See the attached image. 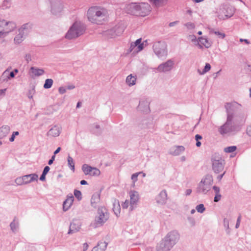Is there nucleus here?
<instances>
[{
	"label": "nucleus",
	"instance_id": "obj_44",
	"mask_svg": "<svg viewBox=\"0 0 251 251\" xmlns=\"http://www.w3.org/2000/svg\"><path fill=\"white\" fill-rule=\"evenodd\" d=\"M221 196L220 194H216L214 198V201L217 202L221 199Z\"/></svg>",
	"mask_w": 251,
	"mask_h": 251
},
{
	"label": "nucleus",
	"instance_id": "obj_53",
	"mask_svg": "<svg viewBox=\"0 0 251 251\" xmlns=\"http://www.w3.org/2000/svg\"><path fill=\"white\" fill-rule=\"evenodd\" d=\"M83 251H85L88 249V245L87 243H84L83 246Z\"/></svg>",
	"mask_w": 251,
	"mask_h": 251
},
{
	"label": "nucleus",
	"instance_id": "obj_6",
	"mask_svg": "<svg viewBox=\"0 0 251 251\" xmlns=\"http://www.w3.org/2000/svg\"><path fill=\"white\" fill-rule=\"evenodd\" d=\"M212 168L216 173L221 172L224 169V160L218 155L213 156L212 158Z\"/></svg>",
	"mask_w": 251,
	"mask_h": 251
},
{
	"label": "nucleus",
	"instance_id": "obj_9",
	"mask_svg": "<svg viewBox=\"0 0 251 251\" xmlns=\"http://www.w3.org/2000/svg\"><path fill=\"white\" fill-rule=\"evenodd\" d=\"M129 194L130 197L129 210L132 211L136 207L139 196L138 193L135 191H130Z\"/></svg>",
	"mask_w": 251,
	"mask_h": 251
},
{
	"label": "nucleus",
	"instance_id": "obj_22",
	"mask_svg": "<svg viewBox=\"0 0 251 251\" xmlns=\"http://www.w3.org/2000/svg\"><path fill=\"white\" fill-rule=\"evenodd\" d=\"M136 81V76H133L132 75H128L126 78V82L129 86L135 85Z\"/></svg>",
	"mask_w": 251,
	"mask_h": 251
},
{
	"label": "nucleus",
	"instance_id": "obj_57",
	"mask_svg": "<svg viewBox=\"0 0 251 251\" xmlns=\"http://www.w3.org/2000/svg\"><path fill=\"white\" fill-rule=\"evenodd\" d=\"M10 226L11 227V229L13 230H14L15 229H16V227H15V224L13 223H12L11 224H10Z\"/></svg>",
	"mask_w": 251,
	"mask_h": 251
},
{
	"label": "nucleus",
	"instance_id": "obj_46",
	"mask_svg": "<svg viewBox=\"0 0 251 251\" xmlns=\"http://www.w3.org/2000/svg\"><path fill=\"white\" fill-rule=\"evenodd\" d=\"M58 91H59V92L62 94H64L66 92L65 88L63 87H61L59 88Z\"/></svg>",
	"mask_w": 251,
	"mask_h": 251
},
{
	"label": "nucleus",
	"instance_id": "obj_20",
	"mask_svg": "<svg viewBox=\"0 0 251 251\" xmlns=\"http://www.w3.org/2000/svg\"><path fill=\"white\" fill-rule=\"evenodd\" d=\"M24 28H21L19 30L20 33L14 38V42L16 44H19L23 40V35L24 34Z\"/></svg>",
	"mask_w": 251,
	"mask_h": 251
},
{
	"label": "nucleus",
	"instance_id": "obj_52",
	"mask_svg": "<svg viewBox=\"0 0 251 251\" xmlns=\"http://www.w3.org/2000/svg\"><path fill=\"white\" fill-rule=\"evenodd\" d=\"M46 174H44V173H42V175L40 176V179L42 181H44L45 180L46 178Z\"/></svg>",
	"mask_w": 251,
	"mask_h": 251
},
{
	"label": "nucleus",
	"instance_id": "obj_35",
	"mask_svg": "<svg viewBox=\"0 0 251 251\" xmlns=\"http://www.w3.org/2000/svg\"><path fill=\"white\" fill-rule=\"evenodd\" d=\"M197 211L201 213H203L205 210V207L203 204H200L196 206V208Z\"/></svg>",
	"mask_w": 251,
	"mask_h": 251
},
{
	"label": "nucleus",
	"instance_id": "obj_29",
	"mask_svg": "<svg viewBox=\"0 0 251 251\" xmlns=\"http://www.w3.org/2000/svg\"><path fill=\"white\" fill-rule=\"evenodd\" d=\"M53 84V80L51 79H47L45 81L44 87L46 89L50 88Z\"/></svg>",
	"mask_w": 251,
	"mask_h": 251
},
{
	"label": "nucleus",
	"instance_id": "obj_21",
	"mask_svg": "<svg viewBox=\"0 0 251 251\" xmlns=\"http://www.w3.org/2000/svg\"><path fill=\"white\" fill-rule=\"evenodd\" d=\"M14 74L13 72H10L8 70L5 71L2 74L1 79L4 81L7 78L9 79L10 78H13L14 77Z\"/></svg>",
	"mask_w": 251,
	"mask_h": 251
},
{
	"label": "nucleus",
	"instance_id": "obj_19",
	"mask_svg": "<svg viewBox=\"0 0 251 251\" xmlns=\"http://www.w3.org/2000/svg\"><path fill=\"white\" fill-rule=\"evenodd\" d=\"M113 210L116 216H119L121 212V207L119 203V201L115 200L113 202Z\"/></svg>",
	"mask_w": 251,
	"mask_h": 251
},
{
	"label": "nucleus",
	"instance_id": "obj_54",
	"mask_svg": "<svg viewBox=\"0 0 251 251\" xmlns=\"http://www.w3.org/2000/svg\"><path fill=\"white\" fill-rule=\"evenodd\" d=\"M202 138L201 136L199 134H197L195 136V139L197 141H199V140H200Z\"/></svg>",
	"mask_w": 251,
	"mask_h": 251
},
{
	"label": "nucleus",
	"instance_id": "obj_34",
	"mask_svg": "<svg viewBox=\"0 0 251 251\" xmlns=\"http://www.w3.org/2000/svg\"><path fill=\"white\" fill-rule=\"evenodd\" d=\"M100 171L99 169L96 168H93L92 172L90 173L89 175L92 176H98L100 175Z\"/></svg>",
	"mask_w": 251,
	"mask_h": 251
},
{
	"label": "nucleus",
	"instance_id": "obj_30",
	"mask_svg": "<svg viewBox=\"0 0 251 251\" xmlns=\"http://www.w3.org/2000/svg\"><path fill=\"white\" fill-rule=\"evenodd\" d=\"M124 28L123 27L118 26L115 27L114 29L115 35L119 36L121 35L124 32Z\"/></svg>",
	"mask_w": 251,
	"mask_h": 251
},
{
	"label": "nucleus",
	"instance_id": "obj_12",
	"mask_svg": "<svg viewBox=\"0 0 251 251\" xmlns=\"http://www.w3.org/2000/svg\"><path fill=\"white\" fill-rule=\"evenodd\" d=\"M198 40L200 43L199 45L200 48H202V46H204L206 48H209L212 45V42L206 37H199Z\"/></svg>",
	"mask_w": 251,
	"mask_h": 251
},
{
	"label": "nucleus",
	"instance_id": "obj_14",
	"mask_svg": "<svg viewBox=\"0 0 251 251\" xmlns=\"http://www.w3.org/2000/svg\"><path fill=\"white\" fill-rule=\"evenodd\" d=\"M74 197L72 195L68 196L67 199L63 203V208L64 210H67L72 205L74 201Z\"/></svg>",
	"mask_w": 251,
	"mask_h": 251
},
{
	"label": "nucleus",
	"instance_id": "obj_61",
	"mask_svg": "<svg viewBox=\"0 0 251 251\" xmlns=\"http://www.w3.org/2000/svg\"><path fill=\"white\" fill-rule=\"evenodd\" d=\"M80 184L81 185H85V184H87V182L86 180H82L80 181Z\"/></svg>",
	"mask_w": 251,
	"mask_h": 251
},
{
	"label": "nucleus",
	"instance_id": "obj_4",
	"mask_svg": "<svg viewBox=\"0 0 251 251\" xmlns=\"http://www.w3.org/2000/svg\"><path fill=\"white\" fill-rule=\"evenodd\" d=\"M109 218V214L107 209L104 206L99 208L95 219V226L102 225Z\"/></svg>",
	"mask_w": 251,
	"mask_h": 251
},
{
	"label": "nucleus",
	"instance_id": "obj_40",
	"mask_svg": "<svg viewBox=\"0 0 251 251\" xmlns=\"http://www.w3.org/2000/svg\"><path fill=\"white\" fill-rule=\"evenodd\" d=\"M214 33L217 36H218L219 37L221 38L222 39H224L225 37V34L223 32H221L219 31H215Z\"/></svg>",
	"mask_w": 251,
	"mask_h": 251
},
{
	"label": "nucleus",
	"instance_id": "obj_43",
	"mask_svg": "<svg viewBox=\"0 0 251 251\" xmlns=\"http://www.w3.org/2000/svg\"><path fill=\"white\" fill-rule=\"evenodd\" d=\"M241 220V216L240 215L238 216V219H237V223H236V226H235L236 228H238L239 227V226H240Z\"/></svg>",
	"mask_w": 251,
	"mask_h": 251
},
{
	"label": "nucleus",
	"instance_id": "obj_24",
	"mask_svg": "<svg viewBox=\"0 0 251 251\" xmlns=\"http://www.w3.org/2000/svg\"><path fill=\"white\" fill-rule=\"evenodd\" d=\"M10 131V128L8 126H2L0 128V138L6 136Z\"/></svg>",
	"mask_w": 251,
	"mask_h": 251
},
{
	"label": "nucleus",
	"instance_id": "obj_13",
	"mask_svg": "<svg viewBox=\"0 0 251 251\" xmlns=\"http://www.w3.org/2000/svg\"><path fill=\"white\" fill-rule=\"evenodd\" d=\"M25 184L30 183L38 179V176L35 174H32L24 176Z\"/></svg>",
	"mask_w": 251,
	"mask_h": 251
},
{
	"label": "nucleus",
	"instance_id": "obj_17",
	"mask_svg": "<svg viewBox=\"0 0 251 251\" xmlns=\"http://www.w3.org/2000/svg\"><path fill=\"white\" fill-rule=\"evenodd\" d=\"M167 194L166 191H162L157 197V202L159 203H163L167 200Z\"/></svg>",
	"mask_w": 251,
	"mask_h": 251
},
{
	"label": "nucleus",
	"instance_id": "obj_56",
	"mask_svg": "<svg viewBox=\"0 0 251 251\" xmlns=\"http://www.w3.org/2000/svg\"><path fill=\"white\" fill-rule=\"evenodd\" d=\"M61 150V148L60 147H58L55 151L54 152V154H56L57 153H58Z\"/></svg>",
	"mask_w": 251,
	"mask_h": 251
},
{
	"label": "nucleus",
	"instance_id": "obj_47",
	"mask_svg": "<svg viewBox=\"0 0 251 251\" xmlns=\"http://www.w3.org/2000/svg\"><path fill=\"white\" fill-rule=\"evenodd\" d=\"M234 103H227L226 105H225V107L226 108V109L227 110H228L229 109H230V108L233 105Z\"/></svg>",
	"mask_w": 251,
	"mask_h": 251
},
{
	"label": "nucleus",
	"instance_id": "obj_25",
	"mask_svg": "<svg viewBox=\"0 0 251 251\" xmlns=\"http://www.w3.org/2000/svg\"><path fill=\"white\" fill-rule=\"evenodd\" d=\"M106 248V245L105 242H100L97 246L94 247L92 251H104Z\"/></svg>",
	"mask_w": 251,
	"mask_h": 251
},
{
	"label": "nucleus",
	"instance_id": "obj_60",
	"mask_svg": "<svg viewBox=\"0 0 251 251\" xmlns=\"http://www.w3.org/2000/svg\"><path fill=\"white\" fill-rule=\"evenodd\" d=\"M15 136L13 134L12 135L11 138L9 139V141L10 142H13L14 141V139H15Z\"/></svg>",
	"mask_w": 251,
	"mask_h": 251
},
{
	"label": "nucleus",
	"instance_id": "obj_62",
	"mask_svg": "<svg viewBox=\"0 0 251 251\" xmlns=\"http://www.w3.org/2000/svg\"><path fill=\"white\" fill-rule=\"evenodd\" d=\"M5 91H6V89L0 90V95H3L5 93Z\"/></svg>",
	"mask_w": 251,
	"mask_h": 251
},
{
	"label": "nucleus",
	"instance_id": "obj_63",
	"mask_svg": "<svg viewBox=\"0 0 251 251\" xmlns=\"http://www.w3.org/2000/svg\"><path fill=\"white\" fill-rule=\"evenodd\" d=\"M6 34V33L5 32V31L3 30V31H0V37H2L3 36L4 34Z\"/></svg>",
	"mask_w": 251,
	"mask_h": 251
},
{
	"label": "nucleus",
	"instance_id": "obj_32",
	"mask_svg": "<svg viewBox=\"0 0 251 251\" xmlns=\"http://www.w3.org/2000/svg\"><path fill=\"white\" fill-rule=\"evenodd\" d=\"M209 188V187L208 186L205 185L203 183H201L200 185V191H201L203 193H205L207 192Z\"/></svg>",
	"mask_w": 251,
	"mask_h": 251
},
{
	"label": "nucleus",
	"instance_id": "obj_48",
	"mask_svg": "<svg viewBox=\"0 0 251 251\" xmlns=\"http://www.w3.org/2000/svg\"><path fill=\"white\" fill-rule=\"evenodd\" d=\"M74 226H75L74 224H71L70 227V231L69 232V233H70L71 232L75 231V230L74 229Z\"/></svg>",
	"mask_w": 251,
	"mask_h": 251
},
{
	"label": "nucleus",
	"instance_id": "obj_58",
	"mask_svg": "<svg viewBox=\"0 0 251 251\" xmlns=\"http://www.w3.org/2000/svg\"><path fill=\"white\" fill-rule=\"evenodd\" d=\"M240 42H243L244 41V42H245L247 44H249L250 43L248 41V40H247V39H240Z\"/></svg>",
	"mask_w": 251,
	"mask_h": 251
},
{
	"label": "nucleus",
	"instance_id": "obj_55",
	"mask_svg": "<svg viewBox=\"0 0 251 251\" xmlns=\"http://www.w3.org/2000/svg\"><path fill=\"white\" fill-rule=\"evenodd\" d=\"M25 59H26V60H27V62L30 61L31 60V57H30V55L26 54L25 55Z\"/></svg>",
	"mask_w": 251,
	"mask_h": 251
},
{
	"label": "nucleus",
	"instance_id": "obj_37",
	"mask_svg": "<svg viewBox=\"0 0 251 251\" xmlns=\"http://www.w3.org/2000/svg\"><path fill=\"white\" fill-rule=\"evenodd\" d=\"M74 195L78 200H80L82 198L81 193L80 191L75 190L74 191Z\"/></svg>",
	"mask_w": 251,
	"mask_h": 251
},
{
	"label": "nucleus",
	"instance_id": "obj_1",
	"mask_svg": "<svg viewBox=\"0 0 251 251\" xmlns=\"http://www.w3.org/2000/svg\"><path fill=\"white\" fill-rule=\"evenodd\" d=\"M107 16V10L100 6L90 7L87 11V17L89 21L97 24H101Z\"/></svg>",
	"mask_w": 251,
	"mask_h": 251
},
{
	"label": "nucleus",
	"instance_id": "obj_3",
	"mask_svg": "<svg viewBox=\"0 0 251 251\" xmlns=\"http://www.w3.org/2000/svg\"><path fill=\"white\" fill-rule=\"evenodd\" d=\"M85 31V26L80 23L75 22L74 24L66 35V38L72 39L82 35Z\"/></svg>",
	"mask_w": 251,
	"mask_h": 251
},
{
	"label": "nucleus",
	"instance_id": "obj_23",
	"mask_svg": "<svg viewBox=\"0 0 251 251\" xmlns=\"http://www.w3.org/2000/svg\"><path fill=\"white\" fill-rule=\"evenodd\" d=\"M16 27V25L15 23L9 22L6 23V27L4 28V30L5 32L8 33L12 31Z\"/></svg>",
	"mask_w": 251,
	"mask_h": 251
},
{
	"label": "nucleus",
	"instance_id": "obj_64",
	"mask_svg": "<svg viewBox=\"0 0 251 251\" xmlns=\"http://www.w3.org/2000/svg\"><path fill=\"white\" fill-rule=\"evenodd\" d=\"M201 145V143L200 141H197V142L196 143V146L197 147H200Z\"/></svg>",
	"mask_w": 251,
	"mask_h": 251
},
{
	"label": "nucleus",
	"instance_id": "obj_15",
	"mask_svg": "<svg viewBox=\"0 0 251 251\" xmlns=\"http://www.w3.org/2000/svg\"><path fill=\"white\" fill-rule=\"evenodd\" d=\"M100 192L96 193L93 195L91 203L92 206L96 207L97 204L100 201Z\"/></svg>",
	"mask_w": 251,
	"mask_h": 251
},
{
	"label": "nucleus",
	"instance_id": "obj_7",
	"mask_svg": "<svg viewBox=\"0 0 251 251\" xmlns=\"http://www.w3.org/2000/svg\"><path fill=\"white\" fill-rule=\"evenodd\" d=\"M236 130L234 126L231 125V119L229 117L227 118L226 122L219 128V131L222 135L229 134Z\"/></svg>",
	"mask_w": 251,
	"mask_h": 251
},
{
	"label": "nucleus",
	"instance_id": "obj_51",
	"mask_svg": "<svg viewBox=\"0 0 251 251\" xmlns=\"http://www.w3.org/2000/svg\"><path fill=\"white\" fill-rule=\"evenodd\" d=\"M213 189L214 190L216 194H219L220 189H219V187H216V186H214L213 187Z\"/></svg>",
	"mask_w": 251,
	"mask_h": 251
},
{
	"label": "nucleus",
	"instance_id": "obj_16",
	"mask_svg": "<svg viewBox=\"0 0 251 251\" xmlns=\"http://www.w3.org/2000/svg\"><path fill=\"white\" fill-rule=\"evenodd\" d=\"M60 133V128L55 126L49 130L48 133V135L50 137H57L59 135Z\"/></svg>",
	"mask_w": 251,
	"mask_h": 251
},
{
	"label": "nucleus",
	"instance_id": "obj_42",
	"mask_svg": "<svg viewBox=\"0 0 251 251\" xmlns=\"http://www.w3.org/2000/svg\"><path fill=\"white\" fill-rule=\"evenodd\" d=\"M139 174H140V173H135L132 175L131 179L134 182H135V181H136L137 180V177H138V176Z\"/></svg>",
	"mask_w": 251,
	"mask_h": 251
},
{
	"label": "nucleus",
	"instance_id": "obj_50",
	"mask_svg": "<svg viewBox=\"0 0 251 251\" xmlns=\"http://www.w3.org/2000/svg\"><path fill=\"white\" fill-rule=\"evenodd\" d=\"M247 133L249 136H251V126H249L248 127L247 130Z\"/></svg>",
	"mask_w": 251,
	"mask_h": 251
},
{
	"label": "nucleus",
	"instance_id": "obj_2",
	"mask_svg": "<svg viewBox=\"0 0 251 251\" xmlns=\"http://www.w3.org/2000/svg\"><path fill=\"white\" fill-rule=\"evenodd\" d=\"M126 11L131 14L138 16H146L151 11V6L148 3H131L126 7Z\"/></svg>",
	"mask_w": 251,
	"mask_h": 251
},
{
	"label": "nucleus",
	"instance_id": "obj_5",
	"mask_svg": "<svg viewBox=\"0 0 251 251\" xmlns=\"http://www.w3.org/2000/svg\"><path fill=\"white\" fill-rule=\"evenodd\" d=\"M146 43L147 41L142 42L141 38L137 39L130 44L128 52L134 54H137L143 50L145 46H146Z\"/></svg>",
	"mask_w": 251,
	"mask_h": 251
},
{
	"label": "nucleus",
	"instance_id": "obj_38",
	"mask_svg": "<svg viewBox=\"0 0 251 251\" xmlns=\"http://www.w3.org/2000/svg\"><path fill=\"white\" fill-rule=\"evenodd\" d=\"M185 25L189 29H193L195 27V24L191 22L187 23Z\"/></svg>",
	"mask_w": 251,
	"mask_h": 251
},
{
	"label": "nucleus",
	"instance_id": "obj_33",
	"mask_svg": "<svg viewBox=\"0 0 251 251\" xmlns=\"http://www.w3.org/2000/svg\"><path fill=\"white\" fill-rule=\"evenodd\" d=\"M68 163L70 167L71 168L72 170H74L75 169V164L74 162L73 159L70 156L68 157Z\"/></svg>",
	"mask_w": 251,
	"mask_h": 251
},
{
	"label": "nucleus",
	"instance_id": "obj_8",
	"mask_svg": "<svg viewBox=\"0 0 251 251\" xmlns=\"http://www.w3.org/2000/svg\"><path fill=\"white\" fill-rule=\"evenodd\" d=\"M153 48L155 53L158 56L167 55V45L165 43L158 42L154 44Z\"/></svg>",
	"mask_w": 251,
	"mask_h": 251
},
{
	"label": "nucleus",
	"instance_id": "obj_59",
	"mask_svg": "<svg viewBox=\"0 0 251 251\" xmlns=\"http://www.w3.org/2000/svg\"><path fill=\"white\" fill-rule=\"evenodd\" d=\"M192 192V190L191 189H187L186 191V195H189Z\"/></svg>",
	"mask_w": 251,
	"mask_h": 251
},
{
	"label": "nucleus",
	"instance_id": "obj_26",
	"mask_svg": "<svg viewBox=\"0 0 251 251\" xmlns=\"http://www.w3.org/2000/svg\"><path fill=\"white\" fill-rule=\"evenodd\" d=\"M62 9V6L60 3L57 5L53 4L51 7V12L53 14H56L58 12L61 11Z\"/></svg>",
	"mask_w": 251,
	"mask_h": 251
},
{
	"label": "nucleus",
	"instance_id": "obj_31",
	"mask_svg": "<svg viewBox=\"0 0 251 251\" xmlns=\"http://www.w3.org/2000/svg\"><path fill=\"white\" fill-rule=\"evenodd\" d=\"M237 149V147L235 146H232L228 147L224 149V151L227 153L233 152L235 151Z\"/></svg>",
	"mask_w": 251,
	"mask_h": 251
},
{
	"label": "nucleus",
	"instance_id": "obj_36",
	"mask_svg": "<svg viewBox=\"0 0 251 251\" xmlns=\"http://www.w3.org/2000/svg\"><path fill=\"white\" fill-rule=\"evenodd\" d=\"M15 182L17 184L19 185H24L25 182H24V176L20 177L18 178H17L15 180Z\"/></svg>",
	"mask_w": 251,
	"mask_h": 251
},
{
	"label": "nucleus",
	"instance_id": "obj_45",
	"mask_svg": "<svg viewBox=\"0 0 251 251\" xmlns=\"http://www.w3.org/2000/svg\"><path fill=\"white\" fill-rule=\"evenodd\" d=\"M229 10H230V13H227V14L226 15V16L227 17H231L232 15V14H233V13L234 12L233 10L231 8H229Z\"/></svg>",
	"mask_w": 251,
	"mask_h": 251
},
{
	"label": "nucleus",
	"instance_id": "obj_27",
	"mask_svg": "<svg viewBox=\"0 0 251 251\" xmlns=\"http://www.w3.org/2000/svg\"><path fill=\"white\" fill-rule=\"evenodd\" d=\"M31 70L32 73L33 74L35 75L39 76L43 75L44 73V71L42 69H40L38 68H35L34 67H31Z\"/></svg>",
	"mask_w": 251,
	"mask_h": 251
},
{
	"label": "nucleus",
	"instance_id": "obj_28",
	"mask_svg": "<svg viewBox=\"0 0 251 251\" xmlns=\"http://www.w3.org/2000/svg\"><path fill=\"white\" fill-rule=\"evenodd\" d=\"M93 168L88 166L87 164H84L82 166V170L84 174L86 175H89L92 172Z\"/></svg>",
	"mask_w": 251,
	"mask_h": 251
},
{
	"label": "nucleus",
	"instance_id": "obj_49",
	"mask_svg": "<svg viewBox=\"0 0 251 251\" xmlns=\"http://www.w3.org/2000/svg\"><path fill=\"white\" fill-rule=\"evenodd\" d=\"M50 167L49 166H46L45 167L44 169L43 173H44V174L47 175V174L50 171Z\"/></svg>",
	"mask_w": 251,
	"mask_h": 251
},
{
	"label": "nucleus",
	"instance_id": "obj_10",
	"mask_svg": "<svg viewBox=\"0 0 251 251\" xmlns=\"http://www.w3.org/2000/svg\"><path fill=\"white\" fill-rule=\"evenodd\" d=\"M173 243L170 239L162 241L157 247V251H168L172 247Z\"/></svg>",
	"mask_w": 251,
	"mask_h": 251
},
{
	"label": "nucleus",
	"instance_id": "obj_41",
	"mask_svg": "<svg viewBox=\"0 0 251 251\" xmlns=\"http://www.w3.org/2000/svg\"><path fill=\"white\" fill-rule=\"evenodd\" d=\"M129 206V201L128 200H126L122 204V206L124 209H126Z\"/></svg>",
	"mask_w": 251,
	"mask_h": 251
},
{
	"label": "nucleus",
	"instance_id": "obj_39",
	"mask_svg": "<svg viewBox=\"0 0 251 251\" xmlns=\"http://www.w3.org/2000/svg\"><path fill=\"white\" fill-rule=\"evenodd\" d=\"M211 69V66L209 63H206L204 70H203L201 74H203L209 71Z\"/></svg>",
	"mask_w": 251,
	"mask_h": 251
},
{
	"label": "nucleus",
	"instance_id": "obj_18",
	"mask_svg": "<svg viewBox=\"0 0 251 251\" xmlns=\"http://www.w3.org/2000/svg\"><path fill=\"white\" fill-rule=\"evenodd\" d=\"M149 1L155 7H159L165 5L168 0H149Z\"/></svg>",
	"mask_w": 251,
	"mask_h": 251
},
{
	"label": "nucleus",
	"instance_id": "obj_11",
	"mask_svg": "<svg viewBox=\"0 0 251 251\" xmlns=\"http://www.w3.org/2000/svg\"><path fill=\"white\" fill-rule=\"evenodd\" d=\"M174 65V63L171 60H168L166 63L159 65L157 70L159 72H166L172 69Z\"/></svg>",
	"mask_w": 251,
	"mask_h": 251
}]
</instances>
